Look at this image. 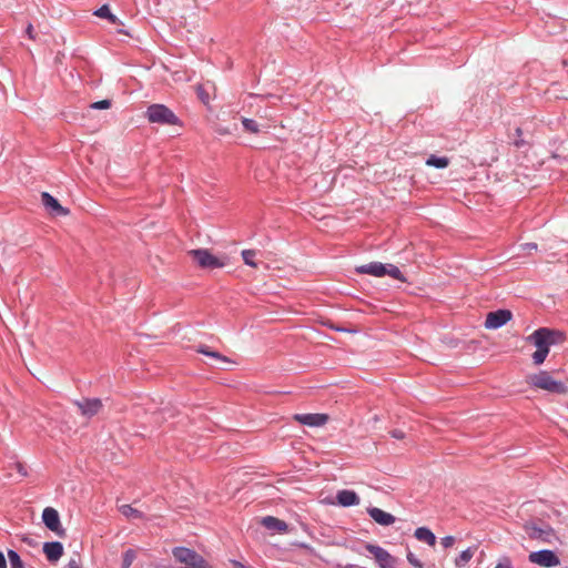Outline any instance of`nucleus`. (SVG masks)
Listing matches in <instances>:
<instances>
[{
	"instance_id": "32",
	"label": "nucleus",
	"mask_w": 568,
	"mask_h": 568,
	"mask_svg": "<svg viewBox=\"0 0 568 568\" xmlns=\"http://www.w3.org/2000/svg\"><path fill=\"white\" fill-rule=\"evenodd\" d=\"M515 134H516L517 138L513 142L514 145L516 148H523L524 145H526V141L521 138L523 130L519 126L516 128Z\"/></svg>"
},
{
	"instance_id": "26",
	"label": "nucleus",
	"mask_w": 568,
	"mask_h": 568,
	"mask_svg": "<svg viewBox=\"0 0 568 568\" xmlns=\"http://www.w3.org/2000/svg\"><path fill=\"white\" fill-rule=\"evenodd\" d=\"M242 258H243V262L245 265H248L251 267H256L257 266V263L255 262V257L257 255V251L255 250H243L242 253Z\"/></svg>"
},
{
	"instance_id": "6",
	"label": "nucleus",
	"mask_w": 568,
	"mask_h": 568,
	"mask_svg": "<svg viewBox=\"0 0 568 568\" xmlns=\"http://www.w3.org/2000/svg\"><path fill=\"white\" fill-rule=\"evenodd\" d=\"M43 525L54 532L58 537H64L67 531L63 528L60 519V515L53 507H45L41 516Z\"/></svg>"
},
{
	"instance_id": "43",
	"label": "nucleus",
	"mask_w": 568,
	"mask_h": 568,
	"mask_svg": "<svg viewBox=\"0 0 568 568\" xmlns=\"http://www.w3.org/2000/svg\"><path fill=\"white\" fill-rule=\"evenodd\" d=\"M67 567L68 568H81L75 559H70Z\"/></svg>"
},
{
	"instance_id": "4",
	"label": "nucleus",
	"mask_w": 568,
	"mask_h": 568,
	"mask_svg": "<svg viewBox=\"0 0 568 568\" xmlns=\"http://www.w3.org/2000/svg\"><path fill=\"white\" fill-rule=\"evenodd\" d=\"M145 115L151 123L162 125H179L180 119L165 104L154 103L148 106Z\"/></svg>"
},
{
	"instance_id": "28",
	"label": "nucleus",
	"mask_w": 568,
	"mask_h": 568,
	"mask_svg": "<svg viewBox=\"0 0 568 568\" xmlns=\"http://www.w3.org/2000/svg\"><path fill=\"white\" fill-rule=\"evenodd\" d=\"M548 354H549L548 349L536 348L535 353L531 355L532 363L536 366L541 365L545 362V359L547 358Z\"/></svg>"
},
{
	"instance_id": "12",
	"label": "nucleus",
	"mask_w": 568,
	"mask_h": 568,
	"mask_svg": "<svg viewBox=\"0 0 568 568\" xmlns=\"http://www.w3.org/2000/svg\"><path fill=\"white\" fill-rule=\"evenodd\" d=\"M293 419L304 426L321 427L327 423L328 415L323 413L295 414Z\"/></svg>"
},
{
	"instance_id": "37",
	"label": "nucleus",
	"mask_w": 568,
	"mask_h": 568,
	"mask_svg": "<svg viewBox=\"0 0 568 568\" xmlns=\"http://www.w3.org/2000/svg\"><path fill=\"white\" fill-rule=\"evenodd\" d=\"M390 436L395 439H404L405 433L402 429H393L390 430Z\"/></svg>"
},
{
	"instance_id": "19",
	"label": "nucleus",
	"mask_w": 568,
	"mask_h": 568,
	"mask_svg": "<svg viewBox=\"0 0 568 568\" xmlns=\"http://www.w3.org/2000/svg\"><path fill=\"white\" fill-rule=\"evenodd\" d=\"M262 524L268 530H275L277 532H286L288 530V525L274 516L263 517Z\"/></svg>"
},
{
	"instance_id": "13",
	"label": "nucleus",
	"mask_w": 568,
	"mask_h": 568,
	"mask_svg": "<svg viewBox=\"0 0 568 568\" xmlns=\"http://www.w3.org/2000/svg\"><path fill=\"white\" fill-rule=\"evenodd\" d=\"M526 531L532 539H540L542 541H549L550 536L555 535V530L549 525L538 526L535 523H528L525 526Z\"/></svg>"
},
{
	"instance_id": "18",
	"label": "nucleus",
	"mask_w": 568,
	"mask_h": 568,
	"mask_svg": "<svg viewBox=\"0 0 568 568\" xmlns=\"http://www.w3.org/2000/svg\"><path fill=\"white\" fill-rule=\"evenodd\" d=\"M93 16L98 17V18H101V19H105L108 20L110 23L112 24H115V26H123V21L120 20L114 13H112L111 9H110V6L108 3L101 6L100 8L95 9L93 11Z\"/></svg>"
},
{
	"instance_id": "33",
	"label": "nucleus",
	"mask_w": 568,
	"mask_h": 568,
	"mask_svg": "<svg viewBox=\"0 0 568 568\" xmlns=\"http://www.w3.org/2000/svg\"><path fill=\"white\" fill-rule=\"evenodd\" d=\"M551 159L556 160L559 165L568 164V155H561L557 152L551 153Z\"/></svg>"
},
{
	"instance_id": "17",
	"label": "nucleus",
	"mask_w": 568,
	"mask_h": 568,
	"mask_svg": "<svg viewBox=\"0 0 568 568\" xmlns=\"http://www.w3.org/2000/svg\"><path fill=\"white\" fill-rule=\"evenodd\" d=\"M386 263L382 262H371L368 264H363L355 267V272L358 274H369L375 277L385 276Z\"/></svg>"
},
{
	"instance_id": "31",
	"label": "nucleus",
	"mask_w": 568,
	"mask_h": 568,
	"mask_svg": "<svg viewBox=\"0 0 568 568\" xmlns=\"http://www.w3.org/2000/svg\"><path fill=\"white\" fill-rule=\"evenodd\" d=\"M111 100L104 99L97 102L91 103L90 108L93 110H106L111 108Z\"/></svg>"
},
{
	"instance_id": "7",
	"label": "nucleus",
	"mask_w": 568,
	"mask_h": 568,
	"mask_svg": "<svg viewBox=\"0 0 568 568\" xmlns=\"http://www.w3.org/2000/svg\"><path fill=\"white\" fill-rule=\"evenodd\" d=\"M528 560L535 565L546 568L556 567L560 564L558 555L551 549L531 551L528 556Z\"/></svg>"
},
{
	"instance_id": "1",
	"label": "nucleus",
	"mask_w": 568,
	"mask_h": 568,
	"mask_svg": "<svg viewBox=\"0 0 568 568\" xmlns=\"http://www.w3.org/2000/svg\"><path fill=\"white\" fill-rule=\"evenodd\" d=\"M566 338L564 332L552 329L549 327H539L527 336V342L531 343L536 348H545L550 351V347L562 343Z\"/></svg>"
},
{
	"instance_id": "38",
	"label": "nucleus",
	"mask_w": 568,
	"mask_h": 568,
	"mask_svg": "<svg viewBox=\"0 0 568 568\" xmlns=\"http://www.w3.org/2000/svg\"><path fill=\"white\" fill-rule=\"evenodd\" d=\"M296 546H297L298 548L305 549V550H306V551H308L310 554H312V552H313V548H312V546H310V545H308V544H306V542H298V544H296Z\"/></svg>"
},
{
	"instance_id": "27",
	"label": "nucleus",
	"mask_w": 568,
	"mask_h": 568,
	"mask_svg": "<svg viewBox=\"0 0 568 568\" xmlns=\"http://www.w3.org/2000/svg\"><path fill=\"white\" fill-rule=\"evenodd\" d=\"M135 558H136L135 550L132 548L126 549L122 556L121 568H130Z\"/></svg>"
},
{
	"instance_id": "22",
	"label": "nucleus",
	"mask_w": 568,
	"mask_h": 568,
	"mask_svg": "<svg viewBox=\"0 0 568 568\" xmlns=\"http://www.w3.org/2000/svg\"><path fill=\"white\" fill-rule=\"evenodd\" d=\"M449 164V160L447 156H438L435 154H432L426 160V165L433 166L436 169H445Z\"/></svg>"
},
{
	"instance_id": "35",
	"label": "nucleus",
	"mask_w": 568,
	"mask_h": 568,
	"mask_svg": "<svg viewBox=\"0 0 568 568\" xmlns=\"http://www.w3.org/2000/svg\"><path fill=\"white\" fill-rule=\"evenodd\" d=\"M455 544V537L454 536H445L442 538V545L444 548H449Z\"/></svg>"
},
{
	"instance_id": "15",
	"label": "nucleus",
	"mask_w": 568,
	"mask_h": 568,
	"mask_svg": "<svg viewBox=\"0 0 568 568\" xmlns=\"http://www.w3.org/2000/svg\"><path fill=\"white\" fill-rule=\"evenodd\" d=\"M42 551L45 555L48 561L57 562L64 552V547L61 541H45L42 546Z\"/></svg>"
},
{
	"instance_id": "16",
	"label": "nucleus",
	"mask_w": 568,
	"mask_h": 568,
	"mask_svg": "<svg viewBox=\"0 0 568 568\" xmlns=\"http://www.w3.org/2000/svg\"><path fill=\"white\" fill-rule=\"evenodd\" d=\"M361 503V498L355 490L342 489L336 494V504L341 507L348 508L357 506Z\"/></svg>"
},
{
	"instance_id": "3",
	"label": "nucleus",
	"mask_w": 568,
	"mask_h": 568,
	"mask_svg": "<svg viewBox=\"0 0 568 568\" xmlns=\"http://www.w3.org/2000/svg\"><path fill=\"white\" fill-rule=\"evenodd\" d=\"M175 561L183 564L182 568H212V566L194 549L178 546L172 550Z\"/></svg>"
},
{
	"instance_id": "47",
	"label": "nucleus",
	"mask_w": 568,
	"mask_h": 568,
	"mask_svg": "<svg viewBox=\"0 0 568 568\" xmlns=\"http://www.w3.org/2000/svg\"><path fill=\"white\" fill-rule=\"evenodd\" d=\"M23 541L28 542L29 545H32V540L30 538H28V537H24Z\"/></svg>"
},
{
	"instance_id": "39",
	"label": "nucleus",
	"mask_w": 568,
	"mask_h": 568,
	"mask_svg": "<svg viewBox=\"0 0 568 568\" xmlns=\"http://www.w3.org/2000/svg\"><path fill=\"white\" fill-rule=\"evenodd\" d=\"M524 250L526 251H532V250H537V244L534 243V242H529V243H525L523 245Z\"/></svg>"
},
{
	"instance_id": "44",
	"label": "nucleus",
	"mask_w": 568,
	"mask_h": 568,
	"mask_svg": "<svg viewBox=\"0 0 568 568\" xmlns=\"http://www.w3.org/2000/svg\"><path fill=\"white\" fill-rule=\"evenodd\" d=\"M329 328L335 331V332H349V329H346V328H343V327H339V326H335V325H329Z\"/></svg>"
},
{
	"instance_id": "30",
	"label": "nucleus",
	"mask_w": 568,
	"mask_h": 568,
	"mask_svg": "<svg viewBox=\"0 0 568 568\" xmlns=\"http://www.w3.org/2000/svg\"><path fill=\"white\" fill-rule=\"evenodd\" d=\"M120 510L125 517H131V518H142L143 517V514L140 510L133 508L131 505H122L120 507Z\"/></svg>"
},
{
	"instance_id": "41",
	"label": "nucleus",
	"mask_w": 568,
	"mask_h": 568,
	"mask_svg": "<svg viewBox=\"0 0 568 568\" xmlns=\"http://www.w3.org/2000/svg\"><path fill=\"white\" fill-rule=\"evenodd\" d=\"M335 568H359V567L357 565H354V564H346V565L336 564Z\"/></svg>"
},
{
	"instance_id": "49",
	"label": "nucleus",
	"mask_w": 568,
	"mask_h": 568,
	"mask_svg": "<svg viewBox=\"0 0 568 568\" xmlns=\"http://www.w3.org/2000/svg\"><path fill=\"white\" fill-rule=\"evenodd\" d=\"M506 568H514L511 559L509 560V564L506 566Z\"/></svg>"
},
{
	"instance_id": "21",
	"label": "nucleus",
	"mask_w": 568,
	"mask_h": 568,
	"mask_svg": "<svg viewBox=\"0 0 568 568\" xmlns=\"http://www.w3.org/2000/svg\"><path fill=\"white\" fill-rule=\"evenodd\" d=\"M196 352L200 354H203L210 358H213L217 362H221V363H232V361L230 358H227L223 354L219 353L217 351L212 349L210 346H207L205 344H200L196 347Z\"/></svg>"
},
{
	"instance_id": "25",
	"label": "nucleus",
	"mask_w": 568,
	"mask_h": 568,
	"mask_svg": "<svg viewBox=\"0 0 568 568\" xmlns=\"http://www.w3.org/2000/svg\"><path fill=\"white\" fill-rule=\"evenodd\" d=\"M8 560L10 568H26V565L20 555L13 549L8 550Z\"/></svg>"
},
{
	"instance_id": "14",
	"label": "nucleus",
	"mask_w": 568,
	"mask_h": 568,
	"mask_svg": "<svg viewBox=\"0 0 568 568\" xmlns=\"http://www.w3.org/2000/svg\"><path fill=\"white\" fill-rule=\"evenodd\" d=\"M368 516L378 525L387 527L396 521V517L378 507L369 506L366 509Z\"/></svg>"
},
{
	"instance_id": "20",
	"label": "nucleus",
	"mask_w": 568,
	"mask_h": 568,
	"mask_svg": "<svg viewBox=\"0 0 568 568\" xmlns=\"http://www.w3.org/2000/svg\"><path fill=\"white\" fill-rule=\"evenodd\" d=\"M414 537L419 541L426 542L428 546H434L436 544L435 534L425 526L416 528Z\"/></svg>"
},
{
	"instance_id": "34",
	"label": "nucleus",
	"mask_w": 568,
	"mask_h": 568,
	"mask_svg": "<svg viewBox=\"0 0 568 568\" xmlns=\"http://www.w3.org/2000/svg\"><path fill=\"white\" fill-rule=\"evenodd\" d=\"M509 560H510L509 556H507V555L500 556L495 568H506V566L509 564Z\"/></svg>"
},
{
	"instance_id": "24",
	"label": "nucleus",
	"mask_w": 568,
	"mask_h": 568,
	"mask_svg": "<svg viewBox=\"0 0 568 568\" xmlns=\"http://www.w3.org/2000/svg\"><path fill=\"white\" fill-rule=\"evenodd\" d=\"M386 275H388L395 280H398L400 282H407V278L405 277L403 272L399 270V267L392 263H386L385 276Z\"/></svg>"
},
{
	"instance_id": "9",
	"label": "nucleus",
	"mask_w": 568,
	"mask_h": 568,
	"mask_svg": "<svg viewBox=\"0 0 568 568\" xmlns=\"http://www.w3.org/2000/svg\"><path fill=\"white\" fill-rule=\"evenodd\" d=\"M365 548L375 557L379 568H396V558L383 547L378 545L366 544Z\"/></svg>"
},
{
	"instance_id": "2",
	"label": "nucleus",
	"mask_w": 568,
	"mask_h": 568,
	"mask_svg": "<svg viewBox=\"0 0 568 568\" xmlns=\"http://www.w3.org/2000/svg\"><path fill=\"white\" fill-rule=\"evenodd\" d=\"M527 382L534 388L544 389L552 394L564 395L568 393V386L561 381L554 379L547 371H539L536 374L529 375Z\"/></svg>"
},
{
	"instance_id": "5",
	"label": "nucleus",
	"mask_w": 568,
	"mask_h": 568,
	"mask_svg": "<svg viewBox=\"0 0 568 568\" xmlns=\"http://www.w3.org/2000/svg\"><path fill=\"white\" fill-rule=\"evenodd\" d=\"M190 255L204 270L220 268L225 265L223 261L213 255L207 248L191 250Z\"/></svg>"
},
{
	"instance_id": "36",
	"label": "nucleus",
	"mask_w": 568,
	"mask_h": 568,
	"mask_svg": "<svg viewBox=\"0 0 568 568\" xmlns=\"http://www.w3.org/2000/svg\"><path fill=\"white\" fill-rule=\"evenodd\" d=\"M24 32L29 39H31V40L36 39V36L33 33L34 32L33 24L31 22H28Z\"/></svg>"
},
{
	"instance_id": "48",
	"label": "nucleus",
	"mask_w": 568,
	"mask_h": 568,
	"mask_svg": "<svg viewBox=\"0 0 568 568\" xmlns=\"http://www.w3.org/2000/svg\"><path fill=\"white\" fill-rule=\"evenodd\" d=\"M219 133H220V134H225V133H227V130H226V129H220V130H219Z\"/></svg>"
},
{
	"instance_id": "10",
	"label": "nucleus",
	"mask_w": 568,
	"mask_h": 568,
	"mask_svg": "<svg viewBox=\"0 0 568 568\" xmlns=\"http://www.w3.org/2000/svg\"><path fill=\"white\" fill-rule=\"evenodd\" d=\"M41 201L45 211L52 217L65 216L70 213L69 209L61 205L59 200L49 192L41 193Z\"/></svg>"
},
{
	"instance_id": "29",
	"label": "nucleus",
	"mask_w": 568,
	"mask_h": 568,
	"mask_svg": "<svg viewBox=\"0 0 568 568\" xmlns=\"http://www.w3.org/2000/svg\"><path fill=\"white\" fill-rule=\"evenodd\" d=\"M242 125H243L244 130L247 132H251V133L260 132V125L254 119L243 118Z\"/></svg>"
},
{
	"instance_id": "40",
	"label": "nucleus",
	"mask_w": 568,
	"mask_h": 568,
	"mask_svg": "<svg viewBox=\"0 0 568 568\" xmlns=\"http://www.w3.org/2000/svg\"><path fill=\"white\" fill-rule=\"evenodd\" d=\"M0 568H7V559L4 554L0 550Z\"/></svg>"
},
{
	"instance_id": "42",
	"label": "nucleus",
	"mask_w": 568,
	"mask_h": 568,
	"mask_svg": "<svg viewBox=\"0 0 568 568\" xmlns=\"http://www.w3.org/2000/svg\"><path fill=\"white\" fill-rule=\"evenodd\" d=\"M199 97H200V99H201L203 102H206V100H207V98H209V97H207V94L204 92V90H203L201 87L199 88Z\"/></svg>"
},
{
	"instance_id": "8",
	"label": "nucleus",
	"mask_w": 568,
	"mask_h": 568,
	"mask_svg": "<svg viewBox=\"0 0 568 568\" xmlns=\"http://www.w3.org/2000/svg\"><path fill=\"white\" fill-rule=\"evenodd\" d=\"M511 311L507 308H499L497 311L489 312L486 315L484 326L486 329H498L511 321Z\"/></svg>"
},
{
	"instance_id": "11",
	"label": "nucleus",
	"mask_w": 568,
	"mask_h": 568,
	"mask_svg": "<svg viewBox=\"0 0 568 568\" xmlns=\"http://www.w3.org/2000/svg\"><path fill=\"white\" fill-rule=\"evenodd\" d=\"M73 404L79 408L80 413L87 418H92L102 408V402L100 398L97 397L74 400Z\"/></svg>"
},
{
	"instance_id": "45",
	"label": "nucleus",
	"mask_w": 568,
	"mask_h": 568,
	"mask_svg": "<svg viewBox=\"0 0 568 568\" xmlns=\"http://www.w3.org/2000/svg\"><path fill=\"white\" fill-rule=\"evenodd\" d=\"M116 33L119 34H125V36H130L129 31L123 29V28H119L116 29Z\"/></svg>"
},
{
	"instance_id": "23",
	"label": "nucleus",
	"mask_w": 568,
	"mask_h": 568,
	"mask_svg": "<svg viewBox=\"0 0 568 568\" xmlns=\"http://www.w3.org/2000/svg\"><path fill=\"white\" fill-rule=\"evenodd\" d=\"M474 556V548L468 547L467 549L463 550L458 557L455 559V566L457 568H464L473 558Z\"/></svg>"
},
{
	"instance_id": "46",
	"label": "nucleus",
	"mask_w": 568,
	"mask_h": 568,
	"mask_svg": "<svg viewBox=\"0 0 568 568\" xmlns=\"http://www.w3.org/2000/svg\"><path fill=\"white\" fill-rule=\"evenodd\" d=\"M233 565L234 567L236 568H241V566H244L242 562L237 561V560H233Z\"/></svg>"
}]
</instances>
